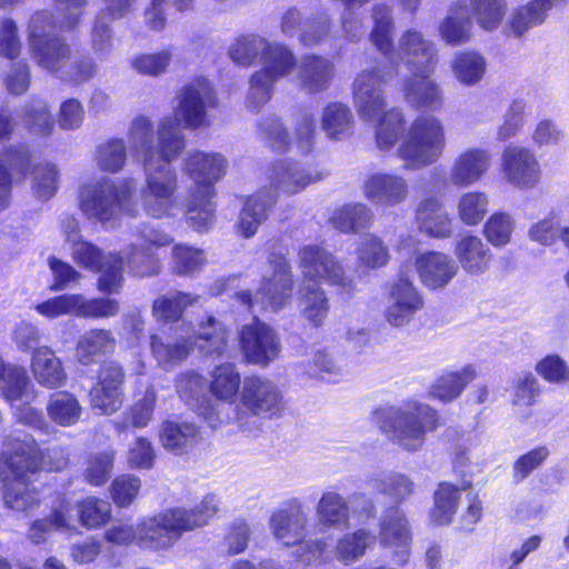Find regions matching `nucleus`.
I'll use <instances>...</instances> for the list:
<instances>
[{
	"instance_id": "obj_1",
	"label": "nucleus",
	"mask_w": 569,
	"mask_h": 569,
	"mask_svg": "<svg viewBox=\"0 0 569 569\" xmlns=\"http://www.w3.org/2000/svg\"><path fill=\"white\" fill-rule=\"evenodd\" d=\"M397 73L393 63L361 70L352 83L353 104L362 119L378 120L376 141L380 150H390L399 140L405 121L401 109L386 110L387 100L381 84Z\"/></svg>"
},
{
	"instance_id": "obj_2",
	"label": "nucleus",
	"mask_w": 569,
	"mask_h": 569,
	"mask_svg": "<svg viewBox=\"0 0 569 569\" xmlns=\"http://www.w3.org/2000/svg\"><path fill=\"white\" fill-rule=\"evenodd\" d=\"M229 162L221 152L189 150L182 159V172L194 183L186 203L188 223L202 232L214 222V184L227 173Z\"/></svg>"
},
{
	"instance_id": "obj_3",
	"label": "nucleus",
	"mask_w": 569,
	"mask_h": 569,
	"mask_svg": "<svg viewBox=\"0 0 569 569\" xmlns=\"http://www.w3.org/2000/svg\"><path fill=\"white\" fill-rule=\"evenodd\" d=\"M447 147L446 126L433 113L418 114L406 129L397 157L407 171H418L437 163Z\"/></svg>"
},
{
	"instance_id": "obj_4",
	"label": "nucleus",
	"mask_w": 569,
	"mask_h": 569,
	"mask_svg": "<svg viewBox=\"0 0 569 569\" xmlns=\"http://www.w3.org/2000/svg\"><path fill=\"white\" fill-rule=\"evenodd\" d=\"M378 416L381 430L395 445L409 452L420 450L427 433L438 427L436 410L418 402L400 408L382 409Z\"/></svg>"
},
{
	"instance_id": "obj_5",
	"label": "nucleus",
	"mask_w": 569,
	"mask_h": 569,
	"mask_svg": "<svg viewBox=\"0 0 569 569\" xmlns=\"http://www.w3.org/2000/svg\"><path fill=\"white\" fill-rule=\"evenodd\" d=\"M133 192L131 180L102 179L82 188L80 207L87 217L106 223L116 219L120 212L133 214Z\"/></svg>"
},
{
	"instance_id": "obj_6",
	"label": "nucleus",
	"mask_w": 569,
	"mask_h": 569,
	"mask_svg": "<svg viewBox=\"0 0 569 569\" xmlns=\"http://www.w3.org/2000/svg\"><path fill=\"white\" fill-rule=\"evenodd\" d=\"M61 17L54 20L53 14L48 10L34 12L28 22L27 38L30 52L36 62L49 70L59 71L70 58L69 46L52 30H72L73 28H61Z\"/></svg>"
},
{
	"instance_id": "obj_7",
	"label": "nucleus",
	"mask_w": 569,
	"mask_h": 569,
	"mask_svg": "<svg viewBox=\"0 0 569 569\" xmlns=\"http://www.w3.org/2000/svg\"><path fill=\"white\" fill-rule=\"evenodd\" d=\"M144 187L142 204L153 218L173 216L178 210L177 191L179 188L177 171L171 164L157 162L148 158L142 163Z\"/></svg>"
},
{
	"instance_id": "obj_8",
	"label": "nucleus",
	"mask_w": 569,
	"mask_h": 569,
	"mask_svg": "<svg viewBox=\"0 0 569 569\" xmlns=\"http://www.w3.org/2000/svg\"><path fill=\"white\" fill-rule=\"evenodd\" d=\"M293 280L289 262L280 254H271L269 270L263 276L261 286L254 297L250 291H239L236 300L252 309L256 305L262 310L277 312L291 299Z\"/></svg>"
},
{
	"instance_id": "obj_9",
	"label": "nucleus",
	"mask_w": 569,
	"mask_h": 569,
	"mask_svg": "<svg viewBox=\"0 0 569 569\" xmlns=\"http://www.w3.org/2000/svg\"><path fill=\"white\" fill-rule=\"evenodd\" d=\"M71 231L66 239L71 244L72 258L81 267L99 271L98 289L108 295L118 293L123 282V260L119 254L104 256L96 246L81 239L74 221L69 222Z\"/></svg>"
},
{
	"instance_id": "obj_10",
	"label": "nucleus",
	"mask_w": 569,
	"mask_h": 569,
	"mask_svg": "<svg viewBox=\"0 0 569 569\" xmlns=\"http://www.w3.org/2000/svg\"><path fill=\"white\" fill-rule=\"evenodd\" d=\"M3 459L17 476L33 475L38 471H60L68 466L66 450L53 447L41 451L33 439H8L3 443Z\"/></svg>"
},
{
	"instance_id": "obj_11",
	"label": "nucleus",
	"mask_w": 569,
	"mask_h": 569,
	"mask_svg": "<svg viewBox=\"0 0 569 569\" xmlns=\"http://www.w3.org/2000/svg\"><path fill=\"white\" fill-rule=\"evenodd\" d=\"M218 107V97L204 78L184 84L176 96L174 121L187 129H199L211 124L209 110Z\"/></svg>"
},
{
	"instance_id": "obj_12",
	"label": "nucleus",
	"mask_w": 569,
	"mask_h": 569,
	"mask_svg": "<svg viewBox=\"0 0 569 569\" xmlns=\"http://www.w3.org/2000/svg\"><path fill=\"white\" fill-rule=\"evenodd\" d=\"M298 257L299 267L306 279L327 282L346 293L355 290L353 279L346 276L341 263L328 250L316 244H308L299 250Z\"/></svg>"
},
{
	"instance_id": "obj_13",
	"label": "nucleus",
	"mask_w": 569,
	"mask_h": 569,
	"mask_svg": "<svg viewBox=\"0 0 569 569\" xmlns=\"http://www.w3.org/2000/svg\"><path fill=\"white\" fill-rule=\"evenodd\" d=\"M238 338L243 359L250 365L267 367L280 355L277 331L257 318L240 328Z\"/></svg>"
},
{
	"instance_id": "obj_14",
	"label": "nucleus",
	"mask_w": 569,
	"mask_h": 569,
	"mask_svg": "<svg viewBox=\"0 0 569 569\" xmlns=\"http://www.w3.org/2000/svg\"><path fill=\"white\" fill-rule=\"evenodd\" d=\"M104 539L117 546L140 545L154 550L171 548L161 513L143 519L137 527L130 523H113L104 532Z\"/></svg>"
},
{
	"instance_id": "obj_15",
	"label": "nucleus",
	"mask_w": 569,
	"mask_h": 569,
	"mask_svg": "<svg viewBox=\"0 0 569 569\" xmlns=\"http://www.w3.org/2000/svg\"><path fill=\"white\" fill-rule=\"evenodd\" d=\"M386 299L383 318L393 328L407 326L425 306L422 293L403 273L386 286Z\"/></svg>"
},
{
	"instance_id": "obj_16",
	"label": "nucleus",
	"mask_w": 569,
	"mask_h": 569,
	"mask_svg": "<svg viewBox=\"0 0 569 569\" xmlns=\"http://www.w3.org/2000/svg\"><path fill=\"white\" fill-rule=\"evenodd\" d=\"M240 405L250 415L273 418L284 410L283 395L278 385L262 376H249L242 381Z\"/></svg>"
},
{
	"instance_id": "obj_17",
	"label": "nucleus",
	"mask_w": 569,
	"mask_h": 569,
	"mask_svg": "<svg viewBox=\"0 0 569 569\" xmlns=\"http://www.w3.org/2000/svg\"><path fill=\"white\" fill-rule=\"evenodd\" d=\"M220 501L217 496L209 493L191 509L171 508L161 512L171 547L184 532L206 526L219 512Z\"/></svg>"
},
{
	"instance_id": "obj_18",
	"label": "nucleus",
	"mask_w": 569,
	"mask_h": 569,
	"mask_svg": "<svg viewBox=\"0 0 569 569\" xmlns=\"http://www.w3.org/2000/svg\"><path fill=\"white\" fill-rule=\"evenodd\" d=\"M501 171L508 183L521 190L535 188L541 177L536 154L521 146H509L502 151Z\"/></svg>"
},
{
	"instance_id": "obj_19",
	"label": "nucleus",
	"mask_w": 569,
	"mask_h": 569,
	"mask_svg": "<svg viewBox=\"0 0 569 569\" xmlns=\"http://www.w3.org/2000/svg\"><path fill=\"white\" fill-rule=\"evenodd\" d=\"M400 59L413 74H432L438 62V50L432 40L416 29L405 30L397 44Z\"/></svg>"
},
{
	"instance_id": "obj_20",
	"label": "nucleus",
	"mask_w": 569,
	"mask_h": 569,
	"mask_svg": "<svg viewBox=\"0 0 569 569\" xmlns=\"http://www.w3.org/2000/svg\"><path fill=\"white\" fill-rule=\"evenodd\" d=\"M362 194L371 203L381 207H396L409 196V184L398 173L377 171L368 174L362 184Z\"/></svg>"
},
{
	"instance_id": "obj_21",
	"label": "nucleus",
	"mask_w": 569,
	"mask_h": 569,
	"mask_svg": "<svg viewBox=\"0 0 569 569\" xmlns=\"http://www.w3.org/2000/svg\"><path fill=\"white\" fill-rule=\"evenodd\" d=\"M491 153L479 147L459 152L449 169V182L453 187L467 188L480 181L491 167Z\"/></svg>"
},
{
	"instance_id": "obj_22",
	"label": "nucleus",
	"mask_w": 569,
	"mask_h": 569,
	"mask_svg": "<svg viewBox=\"0 0 569 569\" xmlns=\"http://www.w3.org/2000/svg\"><path fill=\"white\" fill-rule=\"evenodd\" d=\"M380 543L385 548L393 549L395 561L403 565L408 560L411 535L408 520L398 507L388 508L380 518Z\"/></svg>"
},
{
	"instance_id": "obj_23",
	"label": "nucleus",
	"mask_w": 569,
	"mask_h": 569,
	"mask_svg": "<svg viewBox=\"0 0 569 569\" xmlns=\"http://www.w3.org/2000/svg\"><path fill=\"white\" fill-rule=\"evenodd\" d=\"M269 526L278 541L287 547L295 546L305 540L308 515L300 502L292 501L272 512Z\"/></svg>"
},
{
	"instance_id": "obj_24",
	"label": "nucleus",
	"mask_w": 569,
	"mask_h": 569,
	"mask_svg": "<svg viewBox=\"0 0 569 569\" xmlns=\"http://www.w3.org/2000/svg\"><path fill=\"white\" fill-rule=\"evenodd\" d=\"M415 266L421 283L430 290L443 289L459 270L453 258L439 251H428L418 256Z\"/></svg>"
},
{
	"instance_id": "obj_25",
	"label": "nucleus",
	"mask_w": 569,
	"mask_h": 569,
	"mask_svg": "<svg viewBox=\"0 0 569 569\" xmlns=\"http://www.w3.org/2000/svg\"><path fill=\"white\" fill-rule=\"evenodd\" d=\"M322 178V172L293 161H280L272 166L269 173L270 184L274 191L288 196L301 192Z\"/></svg>"
},
{
	"instance_id": "obj_26",
	"label": "nucleus",
	"mask_w": 569,
	"mask_h": 569,
	"mask_svg": "<svg viewBox=\"0 0 569 569\" xmlns=\"http://www.w3.org/2000/svg\"><path fill=\"white\" fill-rule=\"evenodd\" d=\"M431 74H413L406 79L402 93L406 102L416 109L437 111L445 104L443 90Z\"/></svg>"
},
{
	"instance_id": "obj_27",
	"label": "nucleus",
	"mask_w": 569,
	"mask_h": 569,
	"mask_svg": "<svg viewBox=\"0 0 569 569\" xmlns=\"http://www.w3.org/2000/svg\"><path fill=\"white\" fill-rule=\"evenodd\" d=\"M30 369L34 380L43 388L58 389L67 383L68 375L63 363L48 346L32 351Z\"/></svg>"
},
{
	"instance_id": "obj_28",
	"label": "nucleus",
	"mask_w": 569,
	"mask_h": 569,
	"mask_svg": "<svg viewBox=\"0 0 569 569\" xmlns=\"http://www.w3.org/2000/svg\"><path fill=\"white\" fill-rule=\"evenodd\" d=\"M0 476L4 482L3 500L8 508L24 511L39 505L38 491L24 480L29 475L17 477L4 463L3 450L0 456Z\"/></svg>"
},
{
	"instance_id": "obj_29",
	"label": "nucleus",
	"mask_w": 569,
	"mask_h": 569,
	"mask_svg": "<svg viewBox=\"0 0 569 569\" xmlns=\"http://www.w3.org/2000/svg\"><path fill=\"white\" fill-rule=\"evenodd\" d=\"M104 7L99 11L92 29V46L97 52L104 53L111 48L110 22L126 18L131 13L137 0H102Z\"/></svg>"
},
{
	"instance_id": "obj_30",
	"label": "nucleus",
	"mask_w": 569,
	"mask_h": 569,
	"mask_svg": "<svg viewBox=\"0 0 569 569\" xmlns=\"http://www.w3.org/2000/svg\"><path fill=\"white\" fill-rule=\"evenodd\" d=\"M201 353L210 357L221 356L226 349L229 329L212 315H206L196 325L192 335H187Z\"/></svg>"
},
{
	"instance_id": "obj_31",
	"label": "nucleus",
	"mask_w": 569,
	"mask_h": 569,
	"mask_svg": "<svg viewBox=\"0 0 569 569\" xmlns=\"http://www.w3.org/2000/svg\"><path fill=\"white\" fill-rule=\"evenodd\" d=\"M274 203L276 198L268 189H261L248 197L239 216L238 233L246 239L253 237L258 228L267 221Z\"/></svg>"
},
{
	"instance_id": "obj_32",
	"label": "nucleus",
	"mask_w": 569,
	"mask_h": 569,
	"mask_svg": "<svg viewBox=\"0 0 569 569\" xmlns=\"http://www.w3.org/2000/svg\"><path fill=\"white\" fill-rule=\"evenodd\" d=\"M455 256L462 270L470 276H480L490 268L492 254L481 238L467 234L456 241Z\"/></svg>"
},
{
	"instance_id": "obj_33",
	"label": "nucleus",
	"mask_w": 569,
	"mask_h": 569,
	"mask_svg": "<svg viewBox=\"0 0 569 569\" xmlns=\"http://www.w3.org/2000/svg\"><path fill=\"white\" fill-rule=\"evenodd\" d=\"M335 63L320 56H306L298 64V82L309 92L317 93L327 90L335 76Z\"/></svg>"
},
{
	"instance_id": "obj_34",
	"label": "nucleus",
	"mask_w": 569,
	"mask_h": 569,
	"mask_svg": "<svg viewBox=\"0 0 569 569\" xmlns=\"http://www.w3.org/2000/svg\"><path fill=\"white\" fill-rule=\"evenodd\" d=\"M417 222L419 229L430 237L449 238L452 234V219L437 198L429 197L419 203Z\"/></svg>"
},
{
	"instance_id": "obj_35",
	"label": "nucleus",
	"mask_w": 569,
	"mask_h": 569,
	"mask_svg": "<svg viewBox=\"0 0 569 569\" xmlns=\"http://www.w3.org/2000/svg\"><path fill=\"white\" fill-rule=\"evenodd\" d=\"M117 339L108 329L93 328L82 333L76 346L78 361L83 366L94 363L98 358L112 353Z\"/></svg>"
},
{
	"instance_id": "obj_36",
	"label": "nucleus",
	"mask_w": 569,
	"mask_h": 569,
	"mask_svg": "<svg viewBox=\"0 0 569 569\" xmlns=\"http://www.w3.org/2000/svg\"><path fill=\"white\" fill-rule=\"evenodd\" d=\"M370 18L372 29L369 40L381 54L389 57L392 53L396 30L393 9L385 2L375 3L370 9Z\"/></svg>"
},
{
	"instance_id": "obj_37",
	"label": "nucleus",
	"mask_w": 569,
	"mask_h": 569,
	"mask_svg": "<svg viewBox=\"0 0 569 569\" xmlns=\"http://www.w3.org/2000/svg\"><path fill=\"white\" fill-rule=\"evenodd\" d=\"M150 348L158 365L170 370L190 356L194 343L187 335H180L174 339L154 335L150 338Z\"/></svg>"
},
{
	"instance_id": "obj_38",
	"label": "nucleus",
	"mask_w": 569,
	"mask_h": 569,
	"mask_svg": "<svg viewBox=\"0 0 569 569\" xmlns=\"http://www.w3.org/2000/svg\"><path fill=\"white\" fill-rule=\"evenodd\" d=\"M30 162V153L26 146H10L0 153V210L9 206L14 172L24 173Z\"/></svg>"
},
{
	"instance_id": "obj_39",
	"label": "nucleus",
	"mask_w": 569,
	"mask_h": 569,
	"mask_svg": "<svg viewBox=\"0 0 569 569\" xmlns=\"http://www.w3.org/2000/svg\"><path fill=\"white\" fill-rule=\"evenodd\" d=\"M162 447L176 455L186 453L199 440V429L187 421H163L159 429Z\"/></svg>"
},
{
	"instance_id": "obj_40",
	"label": "nucleus",
	"mask_w": 569,
	"mask_h": 569,
	"mask_svg": "<svg viewBox=\"0 0 569 569\" xmlns=\"http://www.w3.org/2000/svg\"><path fill=\"white\" fill-rule=\"evenodd\" d=\"M473 22L463 13L459 3L450 6L448 14L440 21L438 33L440 39L450 47L468 43L472 38Z\"/></svg>"
},
{
	"instance_id": "obj_41",
	"label": "nucleus",
	"mask_w": 569,
	"mask_h": 569,
	"mask_svg": "<svg viewBox=\"0 0 569 569\" xmlns=\"http://www.w3.org/2000/svg\"><path fill=\"white\" fill-rule=\"evenodd\" d=\"M241 388V375L232 363L219 365L209 375V391L221 402L233 405Z\"/></svg>"
},
{
	"instance_id": "obj_42",
	"label": "nucleus",
	"mask_w": 569,
	"mask_h": 569,
	"mask_svg": "<svg viewBox=\"0 0 569 569\" xmlns=\"http://www.w3.org/2000/svg\"><path fill=\"white\" fill-rule=\"evenodd\" d=\"M158 141L154 143L157 162L171 164L186 147V137L179 129V123L171 117L163 118L157 130Z\"/></svg>"
},
{
	"instance_id": "obj_43",
	"label": "nucleus",
	"mask_w": 569,
	"mask_h": 569,
	"mask_svg": "<svg viewBox=\"0 0 569 569\" xmlns=\"http://www.w3.org/2000/svg\"><path fill=\"white\" fill-rule=\"evenodd\" d=\"M261 64L260 71L276 81L289 77L298 66L293 51L277 41H268Z\"/></svg>"
},
{
	"instance_id": "obj_44",
	"label": "nucleus",
	"mask_w": 569,
	"mask_h": 569,
	"mask_svg": "<svg viewBox=\"0 0 569 569\" xmlns=\"http://www.w3.org/2000/svg\"><path fill=\"white\" fill-rule=\"evenodd\" d=\"M355 118L351 109L342 102H330L321 116V128L331 140H343L352 133Z\"/></svg>"
},
{
	"instance_id": "obj_45",
	"label": "nucleus",
	"mask_w": 569,
	"mask_h": 569,
	"mask_svg": "<svg viewBox=\"0 0 569 569\" xmlns=\"http://www.w3.org/2000/svg\"><path fill=\"white\" fill-rule=\"evenodd\" d=\"M318 522L323 528H341L349 522V506L336 491H327L316 506Z\"/></svg>"
},
{
	"instance_id": "obj_46",
	"label": "nucleus",
	"mask_w": 569,
	"mask_h": 569,
	"mask_svg": "<svg viewBox=\"0 0 569 569\" xmlns=\"http://www.w3.org/2000/svg\"><path fill=\"white\" fill-rule=\"evenodd\" d=\"M486 66V59L471 50L456 52L450 62L455 78L466 87H472L483 78Z\"/></svg>"
},
{
	"instance_id": "obj_47",
	"label": "nucleus",
	"mask_w": 569,
	"mask_h": 569,
	"mask_svg": "<svg viewBox=\"0 0 569 569\" xmlns=\"http://www.w3.org/2000/svg\"><path fill=\"white\" fill-rule=\"evenodd\" d=\"M508 12L507 0H469V17L488 32L497 30Z\"/></svg>"
},
{
	"instance_id": "obj_48",
	"label": "nucleus",
	"mask_w": 569,
	"mask_h": 569,
	"mask_svg": "<svg viewBox=\"0 0 569 569\" xmlns=\"http://www.w3.org/2000/svg\"><path fill=\"white\" fill-rule=\"evenodd\" d=\"M49 418L57 425L70 427L76 425L82 413V407L77 397L69 391L52 393L47 402Z\"/></svg>"
},
{
	"instance_id": "obj_49",
	"label": "nucleus",
	"mask_w": 569,
	"mask_h": 569,
	"mask_svg": "<svg viewBox=\"0 0 569 569\" xmlns=\"http://www.w3.org/2000/svg\"><path fill=\"white\" fill-rule=\"evenodd\" d=\"M489 196L483 191L462 192L456 202L458 219L468 227L478 226L489 211Z\"/></svg>"
},
{
	"instance_id": "obj_50",
	"label": "nucleus",
	"mask_w": 569,
	"mask_h": 569,
	"mask_svg": "<svg viewBox=\"0 0 569 569\" xmlns=\"http://www.w3.org/2000/svg\"><path fill=\"white\" fill-rule=\"evenodd\" d=\"M199 296L183 291L168 292L154 300L152 305L153 317L163 322L177 321L183 311L197 303Z\"/></svg>"
},
{
	"instance_id": "obj_51",
	"label": "nucleus",
	"mask_w": 569,
	"mask_h": 569,
	"mask_svg": "<svg viewBox=\"0 0 569 569\" xmlns=\"http://www.w3.org/2000/svg\"><path fill=\"white\" fill-rule=\"evenodd\" d=\"M373 220L372 210L362 202L348 203L331 217V223L341 232H358L368 228Z\"/></svg>"
},
{
	"instance_id": "obj_52",
	"label": "nucleus",
	"mask_w": 569,
	"mask_h": 569,
	"mask_svg": "<svg viewBox=\"0 0 569 569\" xmlns=\"http://www.w3.org/2000/svg\"><path fill=\"white\" fill-rule=\"evenodd\" d=\"M476 378V370L472 366H466L461 370L442 375L430 390V396L442 402L457 398L468 383Z\"/></svg>"
},
{
	"instance_id": "obj_53",
	"label": "nucleus",
	"mask_w": 569,
	"mask_h": 569,
	"mask_svg": "<svg viewBox=\"0 0 569 569\" xmlns=\"http://www.w3.org/2000/svg\"><path fill=\"white\" fill-rule=\"evenodd\" d=\"M130 149L141 156L143 162L149 157L156 160L154 130L150 118L143 114L134 117L128 131Z\"/></svg>"
},
{
	"instance_id": "obj_54",
	"label": "nucleus",
	"mask_w": 569,
	"mask_h": 569,
	"mask_svg": "<svg viewBox=\"0 0 569 569\" xmlns=\"http://www.w3.org/2000/svg\"><path fill=\"white\" fill-rule=\"evenodd\" d=\"M299 306L303 318L313 327L323 323L329 311V301L325 291L313 284L300 288Z\"/></svg>"
},
{
	"instance_id": "obj_55",
	"label": "nucleus",
	"mask_w": 569,
	"mask_h": 569,
	"mask_svg": "<svg viewBox=\"0 0 569 569\" xmlns=\"http://www.w3.org/2000/svg\"><path fill=\"white\" fill-rule=\"evenodd\" d=\"M71 506L66 498H58L57 503L52 508L49 518L37 520L30 528V539L34 543H39L44 539V535L53 530L70 529Z\"/></svg>"
},
{
	"instance_id": "obj_56",
	"label": "nucleus",
	"mask_w": 569,
	"mask_h": 569,
	"mask_svg": "<svg viewBox=\"0 0 569 569\" xmlns=\"http://www.w3.org/2000/svg\"><path fill=\"white\" fill-rule=\"evenodd\" d=\"M376 542V536L367 529L345 535L337 543L336 557L345 563L355 562Z\"/></svg>"
},
{
	"instance_id": "obj_57",
	"label": "nucleus",
	"mask_w": 569,
	"mask_h": 569,
	"mask_svg": "<svg viewBox=\"0 0 569 569\" xmlns=\"http://www.w3.org/2000/svg\"><path fill=\"white\" fill-rule=\"evenodd\" d=\"M460 489L449 482H441L433 495L431 519L436 525L442 526L451 522L456 513Z\"/></svg>"
},
{
	"instance_id": "obj_58",
	"label": "nucleus",
	"mask_w": 569,
	"mask_h": 569,
	"mask_svg": "<svg viewBox=\"0 0 569 569\" xmlns=\"http://www.w3.org/2000/svg\"><path fill=\"white\" fill-rule=\"evenodd\" d=\"M356 253L359 267L369 270L382 268L390 260L388 247L375 234L365 236L361 239Z\"/></svg>"
},
{
	"instance_id": "obj_59",
	"label": "nucleus",
	"mask_w": 569,
	"mask_h": 569,
	"mask_svg": "<svg viewBox=\"0 0 569 569\" xmlns=\"http://www.w3.org/2000/svg\"><path fill=\"white\" fill-rule=\"evenodd\" d=\"M157 403V392L154 388H148L143 396L134 402L124 413L119 430L122 431L129 427L144 428L152 419L153 410Z\"/></svg>"
},
{
	"instance_id": "obj_60",
	"label": "nucleus",
	"mask_w": 569,
	"mask_h": 569,
	"mask_svg": "<svg viewBox=\"0 0 569 569\" xmlns=\"http://www.w3.org/2000/svg\"><path fill=\"white\" fill-rule=\"evenodd\" d=\"M127 160V146L123 139L111 138L97 147V166L107 172L120 171Z\"/></svg>"
},
{
	"instance_id": "obj_61",
	"label": "nucleus",
	"mask_w": 569,
	"mask_h": 569,
	"mask_svg": "<svg viewBox=\"0 0 569 569\" xmlns=\"http://www.w3.org/2000/svg\"><path fill=\"white\" fill-rule=\"evenodd\" d=\"M515 227L516 222L510 213L496 211L486 221L483 236L493 247H503L510 242Z\"/></svg>"
},
{
	"instance_id": "obj_62",
	"label": "nucleus",
	"mask_w": 569,
	"mask_h": 569,
	"mask_svg": "<svg viewBox=\"0 0 569 569\" xmlns=\"http://www.w3.org/2000/svg\"><path fill=\"white\" fill-rule=\"evenodd\" d=\"M207 263L203 250L187 244H176L172 249V268L181 276H192Z\"/></svg>"
},
{
	"instance_id": "obj_63",
	"label": "nucleus",
	"mask_w": 569,
	"mask_h": 569,
	"mask_svg": "<svg viewBox=\"0 0 569 569\" xmlns=\"http://www.w3.org/2000/svg\"><path fill=\"white\" fill-rule=\"evenodd\" d=\"M267 43V39L254 34L239 37L230 47V58L237 64L249 67L259 56L262 58Z\"/></svg>"
},
{
	"instance_id": "obj_64",
	"label": "nucleus",
	"mask_w": 569,
	"mask_h": 569,
	"mask_svg": "<svg viewBox=\"0 0 569 569\" xmlns=\"http://www.w3.org/2000/svg\"><path fill=\"white\" fill-rule=\"evenodd\" d=\"M375 488L379 493L388 497L398 507L407 500L415 491L413 481L403 473H391L383 479L376 481Z\"/></svg>"
}]
</instances>
